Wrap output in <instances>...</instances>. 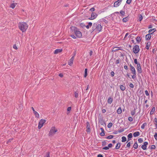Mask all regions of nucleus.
Listing matches in <instances>:
<instances>
[{
  "mask_svg": "<svg viewBox=\"0 0 157 157\" xmlns=\"http://www.w3.org/2000/svg\"><path fill=\"white\" fill-rule=\"evenodd\" d=\"M74 94H75V98H77L78 96V93L76 92H75Z\"/></svg>",
  "mask_w": 157,
  "mask_h": 157,
  "instance_id": "obj_38",
  "label": "nucleus"
},
{
  "mask_svg": "<svg viewBox=\"0 0 157 157\" xmlns=\"http://www.w3.org/2000/svg\"><path fill=\"white\" fill-rule=\"evenodd\" d=\"M120 59H117L116 61V63L117 64H119L120 63Z\"/></svg>",
  "mask_w": 157,
  "mask_h": 157,
  "instance_id": "obj_55",
  "label": "nucleus"
},
{
  "mask_svg": "<svg viewBox=\"0 0 157 157\" xmlns=\"http://www.w3.org/2000/svg\"><path fill=\"white\" fill-rule=\"evenodd\" d=\"M17 3H12L10 6V7L12 9H14L16 6L17 5Z\"/></svg>",
  "mask_w": 157,
  "mask_h": 157,
  "instance_id": "obj_20",
  "label": "nucleus"
},
{
  "mask_svg": "<svg viewBox=\"0 0 157 157\" xmlns=\"http://www.w3.org/2000/svg\"><path fill=\"white\" fill-rule=\"evenodd\" d=\"M129 66L130 67V70L132 74L134 73L135 74L136 73V71L134 67L131 64H130Z\"/></svg>",
  "mask_w": 157,
  "mask_h": 157,
  "instance_id": "obj_10",
  "label": "nucleus"
},
{
  "mask_svg": "<svg viewBox=\"0 0 157 157\" xmlns=\"http://www.w3.org/2000/svg\"><path fill=\"white\" fill-rule=\"evenodd\" d=\"M122 110L121 107H119L117 110V113L118 114H120L121 113Z\"/></svg>",
  "mask_w": 157,
  "mask_h": 157,
  "instance_id": "obj_22",
  "label": "nucleus"
},
{
  "mask_svg": "<svg viewBox=\"0 0 157 157\" xmlns=\"http://www.w3.org/2000/svg\"><path fill=\"white\" fill-rule=\"evenodd\" d=\"M155 145H152L151 146V149H155Z\"/></svg>",
  "mask_w": 157,
  "mask_h": 157,
  "instance_id": "obj_43",
  "label": "nucleus"
},
{
  "mask_svg": "<svg viewBox=\"0 0 157 157\" xmlns=\"http://www.w3.org/2000/svg\"><path fill=\"white\" fill-rule=\"evenodd\" d=\"M133 147L135 149H137L138 148V145L136 142L134 143Z\"/></svg>",
  "mask_w": 157,
  "mask_h": 157,
  "instance_id": "obj_24",
  "label": "nucleus"
},
{
  "mask_svg": "<svg viewBox=\"0 0 157 157\" xmlns=\"http://www.w3.org/2000/svg\"><path fill=\"white\" fill-rule=\"evenodd\" d=\"M98 157H103V156L101 154H99L98 155Z\"/></svg>",
  "mask_w": 157,
  "mask_h": 157,
  "instance_id": "obj_64",
  "label": "nucleus"
},
{
  "mask_svg": "<svg viewBox=\"0 0 157 157\" xmlns=\"http://www.w3.org/2000/svg\"><path fill=\"white\" fill-rule=\"evenodd\" d=\"M130 142H129L127 144V146L128 147H130Z\"/></svg>",
  "mask_w": 157,
  "mask_h": 157,
  "instance_id": "obj_59",
  "label": "nucleus"
},
{
  "mask_svg": "<svg viewBox=\"0 0 157 157\" xmlns=\"http://www.w3.org/2000/svg\"><path fill=\"white\" fill-rule=\"evenodd\" d=\"M33 113L34 115H35V117L36 118H39L40 115L38 112H37L36 111H34L33 112Z\"/></svg>",
  "mask_w": 157,
  "mask_h": 157,
  "instance_id": "obj_14",
  "label": "nucleus"
},
{
  "mask_svg": "<svg viewBox=\"0 0 157 157\" xmlns=\"http://www.w3.org/2000/svg\"><path fill=\"white\" fill-rule=\"evenodd\" d=\"M111 75L113 77L114 76V73L113 71H112L111 72Z\"/></svg>",
  "mask_w": 157,
  "mask_h": 157,
  "instance_id": "obj_54",
  "label": "nucleus"
},
{
  "mask_svg": "<svg viewBox=\"0 0 157 157\" xmlns=\"http://www.w3.org/2000/svg\"><path fill=\"white\" fill-rule=\"evenodd\" d=\"M128 21V17H125L124 18L122 19V21L124 22H126Z\"/></svg>",
  "mask_w": 157,
  "mask_h": 157,
  "instance_id": "obj_30",
  "label": "nucleus"
},
{
  "mask_svg": "<svg viewBox=\"0 0 157 157\" xmlns=\"http://www.w3.org/2000/svg\"><path fill=\"white\" fill-rule=\"evenodd\" d=\"M62 49H57L55 50L54 53L55 54H57L62 51Z\"/></svg>",
  "mask_w": 157,
  "mask_h": 157,
  "instance_id": "obj_13",
  "label": "nucleus"
},
{
  "mask_svg": "<svg viewBox=\"0 0 157 157\" xmlns=\"http://www.w3.org/2000/svg\"><path fill=\"white\" fill-rule=\"evenodd\" d=\"M145 94L147 96H149V94L148 93V91L147 90H146L145 91Z\"/></svg>",
  "mask_w": 157,
  "mask_h": 157,
  "instance_id": "obj_49",
  "label": "nucleus"
},
{
  "mask_svg": "<svg viewBox=\"0 0 157 157\" xmlns=\"http://www.w3.org/2000/svg\"><path fill=\"white\" fill-rule=\"evenodd\" d=\"M129 86L130 87L133 88L134 87V85L132 83H130L129 85Z\"/></svg>",
  "mask_w": 157,
  "mask_h": 157,
  "instance_id": "obj_47",
  "label": "nucleus"
},
{
  "mask_svg": "<svg viewBox=\"0 0 157 157\" xmlns=\"http://www.w3.org/2000/svg\"><path fill=\"white\" fill-rule=\"evenodd\" d=\"M134 62L135 64H137V65L138 64H140L139 63H138L137 59H134Z\"/></svg>",
  "mask_w": 157,
  "mask_h": 157,
  "instance_id": "obj_40",
  "label": "nucleus"
},
{
  "mask_svg": "<svg viewBox=\"0 0 157 157\" xmlns=\"http://www.w3.org/2000/svg\"><path fill=\"white\" fill-rule=\"evenodd\" d=\"M74 31L77 37L81 38L82 37V33L76 27H74Z\"/></svg>",
  "mask_w": 157,
  "mask_h": 157,
  "instance_id": "obj_4",
  "label": "nucleus"
},
{
  "mask_svg": "<svg viewBox=\"0 0 157 157\" xmlns=\"http://www.w3.org/2000/svg\"><path fill=\"white\" fill-rule=\"evenodd\" d=\"M150 42H148L146 44V48L148 50L150 46Z\"/></svg>",
  "mask_w": 157,
  "mask_h": 157,
  "instance_id": "obj_25",
  "label": "nucleus"
},
{
  "mask_svg": "<svg viewBox=\"0 0 157 157\" xmlns=\"http://www.w3.org/2000/svg\"><path fill=\"white\" fill-rule=\"evenodd\" d=\"M155 121V124H157V119L156 118H155L154 119Z\"/></svg>",
  "mask_w": 157,
  "mask_h": 157,
  "instance_id": "obj_51",
  "label": "nucleus"
},
{
  "mask_svg": "<svg viewBox=\"0 0 157 157\" xmlns=\"http://www.w3.org/2000/svg\"><path fill=\"white\" fill-rule=\"evenodd\" d=\"M137 70L138 72L139 73H142V69L141 68V67L140 64H138L137 65Z\"/></svg>",
  "mask_w": 157,
  "mask_h": 157,
  "instance_id": "obj_9",
  "label": "nucleus"
},
{
  "mask_svg": "<svg viewBox=\"0 0 157 157\" xmlns=\"http://www.w3.org/2000/svg\"><path fill=\"white\" fill-rule=\"evenodd\" d=\"M147 125L146 123H144L141 126V128L142 129H144L145 128V126Z\"/></svg>",
  "mask_w": 157,
  "mask_h": 157,
  "instance_id": "obj_34",
  "label": "nucleus"
},
{
  "mask_svg": "<svg viewBox=\"0 0 157 157\" xmlns=\"http://www.w3.org/2000/svg\"><path fill=\"white\" fill-rule=\"evenodd\" d=\"M105 135V132H101L100 133V135L101 136H103Z\"/></svg>",
  "mask_w": 157,
  "mask_h": 157,
  "instance_id": "obj_53",
  "label": "nucleus"
},
{
  "mask_svg": "<svg viewBox=\"0 0 157 157\" xmlns=\"http://www.w3.org/2000/svg\"><path fill=\"white\" fill-rule=\"evenodd\" d=\"M120 13L122 15H124V14H125L124 12L123 11H122V10H121L120 11Z\"/></svg>",
  "mask_w": 157,
  "mask_h": 157,
  "instance_id": "obj_42",
  "label": "nucleus"
},
{
  "mask_svg": "<svg viewBox=\"0 0 157 157\" xmlns=\"http://www.w3.org/2000/svg\"><path fill=\"white\" fill-rule=\"evenodd\" d=\"M140 135V133L139 132H136L134 133L133 135L134 137H136L139 136Z\"/></svg>",
  "mask_w": 157,
  "mask_h": 157,
  "instance_id": "obj_15",
  "label": "nucleus"
},
{
  "mask_svg": "<svg viewBox=\"0 0 157 157\" xmlns=\"http://www.w3.org/2000/svg\"><path fill=\"white\" fill-rule=\"evenodd\" d=\"M124 69L126 70H127L128 69V66L126 65H124Z\"/></svg>",
  "mask_w": 157,
  "mask_h": 157,
  "instance_id": "obj_60",
  "label": "nucleus"
},
{
  "mask_svg": "<svg viewBox=\"0 0 157 157\" xmlns=\"http://www.w3.org/2000/svg\"><path fill=\"white\" fill-rule=\"evenodd\" d=\"M135 114V111H132L131 112V114L132 116L134 115Z\"/></svg>",
  "mask_w": 157,
  "mask_h": 157,
  "instance_id": "obj_56",
  "label": "nucleus"
},
{
  "mask_svg": "<svg viewBox=\"0 0 157 157\" xmlns=\"http://www.w3.org/2000/svg\"><path fill=\"white\" fill-rule=\"evenodd\" d=\"M155 107H153L150 112V114L152 115V114H153V113H154V112H155Z\"/></svg>",
  "mask_w": 157,
  "mask_h": 157,
  "instance_id": "obj_19",
  "label": "nucleus"
},
{
  "mask_svg": "<svg viewBox=\"0 0 157 157\" xmlns=\"http://www.w3.org/2000/svg\"><path fill=\"white\" fill-rule=\"evenodd\" d=\"M46 121L45 120L41 119L40 120L38 124V128L39 129H40L43 127Z\"/></svg>",
  "mask_w": 157,
  "mask_h": 157,
  "instance_id": "obj_5",
  "label": "nucleus"
},
{
  "mask_svg": "<svg viewBox=\"0 0 157 157\" xmlns=\"http://www.w3.org/2000/svg\"><path fill=\"white\" fill-rule=\"evenodd\" d=\"M112 125L113 124L112 123H109L107 125V127L108 128H110L112 127Z\"/></svg>",
  "mask_w": 157,
  "mask_h": 157,
  "instance_id": "obj_35",
  "label": "nucleus"
},
{
  "mask_svg": "<svg viewBox=\"0 0 157 157\" xmlns=\"http://www.w3.org/2000/svg\"><path fill=\"white\" fill-rule=\"evenodd\" d=\"M102 29V27L100 24H98L97 23H94L92 26V30L93 31H95L97 33L100 32Z\"/></svg>",
  "mask_w": 157,
  "mask_h": 157,
  "instance_id": "obj_2",
  "label": "nucleus"
},
{
  "mask_svg": "<svg viewBox=\"0 0 157 157\" xmlns=\"http://www.w3.org/2000/svg\"><path fill=\"white\" fill-rule=\"evenodd\" d=\"M74 59V56H73L70 59L68 62V64L69 65L71 66L73 63V62Z\"/></svg>",
  "mask_w": 157,
  "mask_h": 157,
  "instance_id": "obj_11",
  "label": "nucleus"
},
{
  "mask_svg": "<svg viewBox=\"0 0 157 157\" xmlns=\"http://www.w3.org/2000/svg\"><path fill=\"white\" fill-rule=\"evenodd\" d=\"M86 131L88 133H90V125L89 123L88 122L86 123Z\"/></svg>",
  "mask_w": 157,
  "mask_h": 157,
  "instance_id": "obj_7",
  "label": "nucleus"
},
{
  "mask_svg": "<svg viewBox=\"0 0 157 157\" xmlns=\"http://www.w3.org/2000/svg\"><path fill=\"white\" fill-rule=\"evenodd\" d=\"M98 15L95 13H92L91 14V19L93 20L95 19L97 16Z\"/></svg>",
  "mask_w": 157,
  "mask_h": 157,
  "instance_id": "obj_12",
  "label": "nucleus"
},
{
  "mask_svg": "<svg viewBox=\"0 0 157 157\" xmlns=\"http://www.w3.org/2000/svg\"><path fill=\"white\" fill-rule=\"evenodd\" d=\"M133 75L132 76V78L133 79H134L136 77V73L134 74V73H132Z\"/></svg>",
  "mask_w": 157,
  "mask_h": 157,
  "instance_id": "obj_36",
  "label": "nucleus"
},
{
  "mask_svg": "<svg viewBox=\"0 0 157 157\" xmlns=\"http://www.w3.org/2000/svg\"><path fill=\"white\" fill-rule=\"evenodd\" d=\"M113 101L112 98H111L110 97L109 98L108 100V103L111 104Z\"/></svg>",
  "mask_w": 157,
  "mask_h": 157,
  "instance_id": "obj_28",
  "label": "nucleus"
},
{
  "mask_svg": "<svg viewBox=\"0 0 157 157\" xmlns=\"http://www.w3.org/2000/svg\"><path fill=\"white\" fill-rule=\"evenodd\" d=\"M94 10H95V9L94 7L91 8L90 10L92 12H93V11H94Z\"/></svg>",
  "mask_w": 157,
  "mask_h": 157,
  "instance_id": "obj_52",
  "label": "nucleus"
},
{
  "mask_svg": "<svg viewBox=\"0 0 157 157\" xmlns=\"http://www.w3.org/2000/svg\"><path fill=\"white\" fill-rule=\"evenodd\" d=\"M140 51L139 47L138 45H136L134 46L133 49V51L134 53H138Z\"/></svg>",
  "mask_w": 157,
  "mask_h": 157,
  "instance_id": "obj_6",
  "label": "nucleus"
},
{
  "mask_svg": "<svg viewBox=\"0 0 157 157\" xmlns=\"http://www.w3.org/2000/svg\"><path fill=\"white\" fill-rule=\"evenodd\" d=\"M87 71L88 69L87 68H86L85 69V73L84 75V78H86L87 75Z\"/></svg>",
  "mask_w": 157,
  "mask_h": 157,
  "instance_id": "obj_23",
  "label": "nucleus"
},
{
  "mask_svg": "<svg viewBox=\"0 0 157 157\" xmlns=\"http://www.w3.org/2000/svg\"><path fill=\"white\" fill-rule=\"evenodd\" d=\"M103 21L105 23L107 24L108 23V21L105 19L103 20Z\"/></svg>",
  "mask_w": 157,
  "mask_h": 157,
  "instance_id": "obj_58",
  "label": "nucleus"
},
{
  "mask_svg": "<svg viewBox=\"0 0 157 157\" xmlns=\"http://www.w3.org/2000/svg\"><path fill=\"white\" fill-rule=\"evenodd\" d=\"M132 0H127L126 1V3L128 4H130Z\"/></svg>",
  "mask_w": 157,
  "mask_h": 157,
  "instance_id": "obj_44",
  "label": "nucleus"
},
{
  "mask_svg": "<svg viewBox=\"0 0 157 157\" xmlns=\"http://www.w3.org/2000/svg\"><path fill=\"white\" fill-rule=\"evenodd\" d=\"M113 137V135H110L108 136L105 137V138L107 139H112Z\"/></svg>",
  "mask_w": 157,
  "mask_h": 157,
  "instance_id": "obj_29",
  "label": "nucleus"
},
{
  "mask_svg": "<svg viewBox=\"0 0 157 157\" xmlns=\"http://www.w3.org/2000/svg\"><path fill=\"white\" fill-rule=\"evenodd\" d=\"M112 144H109L108 145V147H109H109H112Z\"/></svg>",
  "mask_w": 157,
  "mask_h": 157,
  "instance_id": "obj_57",
  "label": "nucleus"
},
{
  "mask_svg": "<svg viewBox=\"0 0 157 157\" xmlns=\"http://www.w3.org/2000/svg\"><path fill=\"white\" fill-rule=\"evenodd\" d=\"M46 157H50L49 152H48L47 153Z\"/></svg>",
  "mask_w": 157,
  "mask_h": 157,
  "instance_id": "obj_63",
  "label": "nucleus"
},
{
  "mask_svg": "<svg viewBox=\"0 0 157 157\" xmlns=\"http://www.w3.org/2000/svg\"><path fill=\"white\" fill-rule=\"evenodd\" d=\"M71 36L74 39H76V37L74 35H71Z\"/></svg>",
  "mask_w": 157,
  "mask_h": 157,
  "instance_id": "obj_48",
  "label": "nucleus"
},
{
  "mask_svg": "<svg viewBox=\"0 0 157 157\" xmlns=\"http://www.w3.org/2000/svg\"><path fill=\"white\" fill-rule=\"evenodd\" d=\"M13 48L16 50H17V47L16 44H14L13 45Z\"/></svg>",
  "mask_w": 157,
  "mask_h": 157,
  "instance_id": "obj_46",
  "label": "nucleus"
},
{
  "mask_svg": "<svg viewBox=\"0 0 157 157\" xmlns=\"http://www.w3.org/2000/svg\"><path fill=\"white\" fill-rule=\"evenodd\" d=\"M127 139L125 137V136H122V142H124L126 141Z\"/></svg>",
  "mask_w": 157,
  "mask_h": 157,
  "instance_id": "obj_32",
  "label": "nucleus"
},
{
  "mask_svg": "<svg viewBox=\"0 0 157 157\" xmlns=\"http://www.w3.org/2000/svg\"><path fill=\"white\" fill-rule=\"evenodd\" d=\"M128 120L130 121H133V119L132 117H128Z\"/></svg>",
  "mask_w": 157,
  "mask_h": 157,
  "instance_id": "obj_41",
  "label": "nucleus"
},
{
  "mask_svg": "<svg viewBox=\"0 0 157 157\" xmlns=\"http://www.w3.org/2000/svg\"><path fill=\"white\" fill-rule=\"evenodd\" d=\"M121 146V144L120 143H118L116 146L115 148L117 149H118L120 148Z\"/></svg>",
  "mask_w": 157,
  "mask_h": 157,
  "instance_id": "obj_26",
  "label": "nucleus"
},
{
  "mask_svg": "<svg viewBox=\"0 0 157 157\" xmlns=\"http://www.w3.org/2000/svg\"><path fill=\"white\" fill-rule=\"evenodd\" d=\"M138 141L139 143H141L143 142V140L142 139L140 138L138 139Z\"/></svg>",
  "mask_w": 157,
  "mask_h": 157,
  "instance_id": "obj_37",
  "label": "nucleus"
},
{
  "mask_svg": "<svg viewBox=\"0 0 157 157\" xmlns=\"http://www.w3.org/2000/svg\"><path fill=\"white\" fill-rule=\"evenodd\" d=\"M128 138V140H131V139L132 138V133H130L128 134L127 136Z\"/></svg>",
  "mask_w": 157,
  "mask_h": 157,
  "instance_id": "obj_21",
  "label": "nucleus"
},
{
  "mask_svg": "<svg viewBox=\"0 0 157 157\" xmlns=\"http://www.w3.org/2000/svg\"><path fill=\"white\" fill-rule=\"evenodd\" d=\"M59 76L60 77H63V75L61 73H60L59 75Z\"/></svg>",
  "mask_w": 157,
  "mask_h": 157,
  "instance_id": "obj_61",
  "label": "nucleus"
},
{
  "mask_svg": "<svg viewBox=\"0 0 157 157\" xmlns=\"http://www.w3.org/2000/svg\"><path fill=\"white\" fill-rule=\"evenodd\" d=\"M92 25V23H91V22H89L88 25H89V26H90V27Z\"/></svg>",
  "mask_w": 157,
  "mask_h": 157,
  "instance_id": "obj_62",
  "label": "nucleus"
},
{
  "mask_svg": "<svg viewBox=\"0 0 157 157\" xmlns=\"http://www.w3.org/2000/svg\"><path fill=\"white\" fill-rule=\"evenodd\" d=\"M58 131L57 128L55 126L52 127L49 132L48 135L49 136H52L56 134Z\"/></svg>",
  "mask_w": 157,
  "mask_h": 157,
  "instance_id": "obj_3",
  "label": "nucleus"
},
{
  "mask_svg": "<svg viewBox=\"0 0 157 157\" xmlns=\"http://www.w3.org/2000/svg\"><path fill=\"white\" fill-rule=\"evenodd\" d=\"M102 149L103 150H107L109 149V147H108L107 146H106V147H104Z\"/></svg>",
  "mask_w": 157,
  "mask_h": 157,
  "instance_id": "obj_45",
  "label": "nucleus"
},
{
  "mask_svg": "<svg viewBox=\"0 0 157 157\" xmlns=\"http://www.w3.org/2000/svg\"><path fill=\"white\" fill-rule=\"evenodd\" d=\"M148 144V143L147 142H145L144 143V144L141 146L142 148L144 150L147 149V145Z\"/></svg>",
  "mask_w": 157,
  "mask_h": 157,
  "instance_id": "obj_8",
  "label": "nucleus"
},
{
  "mask_svg": "<svg viewBox=\"0 0 157 157\" xmlns=\"http://www.w3.org/2000/svg\"><path fill=\"white\" fill-rule=\"evenodd\" d=\"M151 38V34L149 33V34H147L146 36L145 39L146 40H149Z\"/></svg>",
  "mask_w": 157,
  "mask_h": 157,
  "instance_id": "obj_16",
  "label": "nucleus"
},
{
  "mask_svg": "<svg viewBox=\"0 0 157 157\" xmlns=\"http://www.w3.org/2000/svg\"><path fill=\"white\" fill-rule=\"evenodd\" d=\"M156 30V29L154 28L150 29L149 30V33L151 34H152Z\"/></svg>",
  "mask_w": 157,
  "mask_h": 157,
  "instance_id": "obj_17",
  "label": "nucleus"
},
{
  "mask_svg": "<svg viewBox=\"0 0 157 157\" xmlns=\"http://www.w3.org/2000/svg\"><path fill=\"white\" fill-rule=\"evenodd\" d=\"M120 4H120V3H119V2H117V1H116L114 3V7H117L119 6Z\"/></svg>",
  "mask_w": 157,
  "mask_h": 157,
  "instance_id": "obj_18",
  "label": "nucleus"
},
{
  "mask_svg": "<svg viewBox=\"0 0 157 157\" xmlns=\"http://www.w3.org/2000/svg\"><path fill=\"white\" fill-rule=\"evenodd\" d=\"M155 139L157 141V133L155 132L154 136Z\"/></svg>",
  "mask_w": 157,
  "mask_h": 157,
  "instance_id": "obj_39",
  "label": "nucleus"
},
{
  "mask_svg": "<svg viewBox=\"0 0 157 157\" xmlns=\"http://www.w3.org/2000/svg\"><path fill=\"white\" fill-rule=\"evenodd\" d=\"M71 107H69L67 108V114H68L70 113V112L71 110Z\"/></svg>",
  "mask_w": 157,
  "mask_h": 157,
  "instance_id": "obj_33",
  "label": "nucleus"
},
{
  "mask_svg": "<svg viewBox=\"0 0 157 157\" xmlns=\"http://www.w3.org/2000/svg\"><path fill=\"white\" fill-rule=\"evenodd\" d=\"M120 89L122 91H124L125 90V87L123 85H121L120 86Z\"/></svg>",
  "mask_w": 157,
  "mask_h": 157,
  "instance_id": "obj_27",
  "label": "nucleus"
},
{
  "mask_svg": "<svg viewBox=\"0 0 157 157\" xmlns=\"http://www.w3.org/2000/svg\"><path fill=\"white\" fill-rule=\"evenodd\" d=\"M18 27L22 32H24L28 28V25L26 22H20L18 24Z\"/></svg>",
  "mask_w": 157,
  "mask_h": 157,
  "instance_id": "obj_1",
  "label": "nucleus"
},
{
  "mask_svg": "<svg viewBox=\"0 0 157 157\" xmlns=\"http://www.w3.org/2000/svg\"><path fill=\"white\" fill-rule=\"evenodd\" d=\"M124 129L123 128V129H122L119 130L118 132L119 133H121V132H123L124 131Z\"/></svg>",
  "mask_w": 157,
  "mask_h": 157,
  "instance_id": "obj_50",
  "label": "nucleus"
},
{
  "mask_svg": "<svg viewBox=\"0 0 157 157\" xmlns=\"http://www.w3.org/2000/svg\"><path fill=\"white\" fill-rule=\"evenodd\" d=\"M136 40L139 43L141 41V38L140 36H138L137 37Z\"/></svg>",
  "mask_w": 157,
  "mask_h": 157,
  "instance_id": "obj_31",
  "label": "nucleus"
}]
</instances>
